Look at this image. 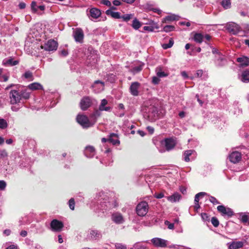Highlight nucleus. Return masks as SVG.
<instances>
[{"label":"nucleus","instance_id":"nucleus-1","mask_svg":"<svg viewBox=\"0 0 249 249\" xmlns=\"http://www.w3.org/2000/svg\"><path fill=\"white\" fill-rule=\"evenodd\" d=\"M97 197L98 203H100V209L102 210H107L115 208L118 206L119 204L115 199H109V198L104 192H100Z\"/></svg>","mask_w":249,"mask_h":249},{"label":"nucleus","instance_id":"nucleus-2","mask_svg":"<svg viewBox=\"0 0 249 249\" xmlns=\"http://www.w3.org/2000/svg\"><path fill=\"white\" fill-rule=\"evenodd\" d=\"M149 205L147 202L143 201L138 204L136 208V213L139 216L143 217L148 213Z\"/></svg>","mask_w":249,"mask_h":249},{"label":"nucleus","instance_id":"nucleus-3","mask_svg":"<svg viewBox=\"0 0 249 249\" xmlns=\"http://www.w3.org/2000/svg\"><path fill=\"white\" fill-rule=\"evenodd\" d=\"M77 122L83 128H88L92 126L94 123L90 122L88 117L84 114H79L76 117Z\"/></svg>","mask_w":249,"mask_h":249},{"label":"nucleus","instance_id":"nucleus-4","mask_svg":"<svg viewBox=\"0 0 249 249\" xmlns=\"http://www.w3.org/2000/svg\"><path fill=\"white\" fill-rule=\"evenodd\" d=\"M111 221L117 225L124 224L125 221V218L122 213L119 212H114L111 214Z\"/></svg>","mask_w":249,"mask_h":249},{"label":"nucleus","instance_id":"nucleus-5","mask_svg":"<svg viewBox=\"0 0 249 249\" xmlns=\"http://www.w3.org/2000/svg\"><path fill=\"white\" fill-rule=\"evenodd\" d=\"M10 103L11 104H17L21 99L20 89L12 90L10 93Z\"/></svg>","mask_w":249,"mask_h":249},{"label":"nucleus","instance_id":"nucleus-6","mask_svg":"<svg viewBox=\"0 0 249 249\" xmlns=\"http://www.w3.org/2000/svg\"><path fill=\"white\" fill-rule=\"evenodd\" d=\"M72 36L76 42L79 43L83 42L84 34L82 29L76 28L73 29Z\"/></svg>","mask_w":249,"mask_h":249},{"label":"nucleus","instance_id":"nucleus-7","mask_svg":"<svg viewBox=\"0 0 249 249\" xmlns=\"http://www.w3.org/2000/svg\"><path fill=\"white\" fill-rule=\"evenodd\" d=\"M226 28L230 33L234 35L237 34L241 30L239 25L232 22L227 23Z\"/></svg>","mask_w":249,"mask_h":249},{"label":"nucleus","instance_id":"nucleus-8","mask_svg":"<svg viewBox=\"0 0 249 249\" xmlns=\"http://www.w3.org/2000/svg\"><path fill=\"white\" fill-rule=\"evenodd\" d=\"M87 11L89 18L92 20L97 19L101 15V11L96 8H91Z\"/></svg>","mask_w":249,"mask_h":249},{"label":"nucleus","instance_id":"nucleus-9","mask_svg":"<svg viewBox=\"0 0 249 249\" xmlns=\"http://www.w3.org/2000/svg\"><path fill=\"white\" fill-rule=\"evenodd\" d=\"M57 46L58 44L56 41L54 40L50 39L45 43L44 46H42V48H44L47 51H53L57 49Z\"/></svg>","mask_w":249,"mask_h":249},{"label":"nucleus","instance_id":"nucleus-10","mask_svg":"<svg viewBox=\"0 0 249 249\" xmlns=\"http://www.w3.org/2000/svg\"><path fill=\"white\" fill-rule=\"evenodd\" d=\"M151 241L156 247L165 248L167 246L168 243L167 240L158 237L152 238Z\"/></svg>","mask_w":249,"mask_h":249},{"label":"nucleus","instance_id":"nucleus-11","mask_svg":"<svg viewBox=\"0 0 249 249\" xmlns=\"http://www.w3.org/2000/svg\"><path fill=\"white\" fill-rule=\"evenodd\" d=\"M147 118L149 121L153 122L155 121L158 117L157 108L152 107L149 109L147 112Z\"/></svg>","mask_w":249,"mask_h":249},{"label":"nucleus","instance_id":"nucleus-12","mask_svg":"<svg viewBox=\"0 0 249 249\" xmlns=\"http://www.w3.org/2000/svg\"><path fill=\"white\" fill-rule=\"evenodd\" d=\"M161 144L165 146L167 151H169L175 147L176 142L175 140L172 138H167L161 142Z\"/></svg>","mask_w":249,"mask_h":249},{"label":"nucleus","instance_id":"nucleus-13","mask_svg":"<svg viewBox=\"0 0 249 249\" xmlns=\"http://www.w3.org/2000/svg\"><path fill=\"white\" fill-rule=\"evenodd\" d=\"M51 230L54 231H61L63 227V224L56 219L53 220L50 224Z\"/></svg>","mask_w":249,"mask_h":249},{"label":"nucleus","instance_id":"nucleus-14","mask_svg":"<svg viewBox=\"0 0 249 249\" xmlns=\"http://www.w3.org/2000/svg\"><path fill=\"white\" fill-rule=\"evenodd\" d=\"M92 100L89 97H84L82 98L80 102L81 108L85 110L89 108L91 105Z\"/></svg>","mask_w":249,"mask_h":249},{"label":"nucleus","instance_id":"nucleus-15","mask_svg":"<svg viewBox=\"0 0 249 249\" xmlns=\"http://www.w3.org/2000/svg\"><path fill=\"white\" fill-rule=\"evenodd\" d=\"M141 84L138 82H134L131 83L129 91L131 94L135 96L139 95V89L140 88Z\"/></svg>","mask_w":249,"mask_h":249},{"label":"nucleus","instance_id":"nucleus-16","mask_svg":"<svg viewBox=\"0 0 249 249\" xmlns=\"http://www.w3.org/2000/svg\"><path fill=\"white\" fill-rule=\"evenodd\" d=\"M217 210L221 213L223 215L231 216L233 214L232 210L229 208H226L223 205H219L217 208Z\"/></svg>","mask_w":249,"mask_h":249},{"label":"nucleus","instance_id":"nucleus-17","mask_svg":"<svg viewBox=\"0 0 249 249\" xmlns=\"http://www.w3.org/2000/svg\"><path fill=\"white\" fill-rule=\"evenodd\" d=\"M244 241H232L227 243L228 249H239L244 246Z\"/></svg>","mask_w":249,"mask_h":249},{"label":"nucleus","instance_id":"nucleus-18","mask_svg":"<svg viewBox=\"0 0 249 249\" xmlns=\"http://www.w3.org/2000/svg\"><path fill=\"white\" fill-rule=\"evenodd\" d=\"M229 158L231 162L236 163L241 160V154L238 152L234 151L229 155Z\"/></svg>","mask_w":249,"mask_h":249},{"label":"nucleus","instance_id":"nucleus-19","mask_svg":"<svg viewBox=\"0 0 249 249\" xmlns=\"http://www.w3.org/2000/svg\"><path fill=\"white\" fill-rule=\"evenodd\" d=\"M92 88L95 93H99L104 89V83L99 80L95 81L92 85Z\"/></svg>","mask_w":249,"mask_h":249},{"label":"nucleus","instance_id":"nucleus-20","mask_svg":"<svg viewBox=\"0 0 249 249\" xmlns=\"http://www.w3.org/2000/svg\"><path fill=\"white\" fill-rule=\"evenodd\" d=\"M84 154L88 158H92L95 154V150L93 146H88L85 149Z\"/></svg>","mask_w":249,"mask_h":249},{"label":"nucleus","instance_id":"nucleus-21","mask_svg":"<svg viewBox=\"0 0 249 249\" xmlns=\"http://www.w3.org/2000/svg\"><path fill=\"white\" fill-rule=\"evenodd\" d=\"M108 142L112 143L113 145H119L120 143L119 140L118 134L116 133H111L109 136Z\"/></svg>","mask_w":249,"mask_h":249},{"label":"nucleus","instance_id":"nucleus-22","mask_svg":"<svg viewBox=\"0 0 249 249\" xmlns=\"http://www.w3.org/2000/svg\"><path fill=\"white\" fill-rule=\"evenodd\" d=\"M226 60L224 55L221 53H217V57H215V64L217 66H222L225 65Z\"/></svg>","mask_w":249,"mask_h":249},{"label":"nucleus","instance_id":"nucleus-23","mask_svg":"<svg viewBox=\"0 0 249 249\" xmlns=\"http://www.w3.org/2000/svg\"><path fill=\"white\" fill-rule=\"evenodd\" d=\"M101 236L100 232L96 230H89L88 231V237L89 238L96 239Z\"/></svg>","mask_w":249,"mask_h":249},{"label":"nucleus","instance_id":"nucleus-24","mask_svg":"<svg viewBox=\"0 0 249 249\" xmlns=\"http://www.w3.org/2000/svg\"><path fill=\"white\" fill-rule=\"evenodd\" d=\"M107 103L108 102L106 99H104L102 100L101 104L99 107V110L110 112L111 110V107L108 106L106 107V105H107Z\"/></svg>","mask_w":249,"mask_h":249},{"label":"nucleus","instance_id":"nucleus-25","mask_svg":"<svg viewBox=\"0 0 249 249\" xmlns=\"http://www.w3.org/2000/svg\"><path fill=\"white\" fill-rule=\"evenodd\" d=\"M107 103L108 102L106 99H104L102 100L101 104L99 107V110L110 112L111 110V107L108 106L106 107V105H107Z\"/></svg>","mask_w":249,"mask_h":249},{"label":"nucleus","instance_id":"nucleus-26","mask_svg":"<svg viewBox=\"0 0 249 249\" xmlns=\"http://www.w3.org/2000/svg\"><path fill=\"white\" fill-rule=\"evenodd\" d=\"M18 63L19 61L18 60H14L13 58L12 57H10L7 59H5L3 61V64L7 66H16L18 65Z\"/></svg>","mask_w":249,"mask_h":249},{"label":"nucleus","instance_id":"nucleus-27","mask_svg":"<svg viewBox=\"0 0 249 249\" xmlns=\"http://www.w3.org/2000/svg\"><path fill=\"white\" fill-rule=\"evenodd\" d=\"M181 198V196L178 193H175L172 195L167 196V199L171 202H176L178 201Z\"/></svg>","mask_w":249,"mask_h":249},{"label":"nucleus","instance_id":"nucleus-28","mask_svg":"<svg viewBox=\"0 0 249 249\" xmlns=\"http://www.w3.org/2000/svg\"><path fill=\"white\" fill-rule=\"evenodd\" d=\"M143 65L144 64L143 63H140L138 65L131 68L130 71L133 74L138 73L142 70Z\"/></svg>","mask_w":249,"mask_h":249},{"label":"nucleus","instance_id":"nucleus-29","mask_svg":"<svg viewBox=\"0 0 249 249\" xmlns=\"http://www.w3.org/2000/svg\"><path fill=\"white\" fill-rule=\"evenodd\" d=\"M240 80L244 83L249 82V71H244L242 72Z\"/></svg>","mask_w":249,"mask_h":249},{"label":"nucleus","instance_id":"nucleus-30","mask_svg":"<svg viewBox=\"0 0 249 249\" xmlns=\"http://www.w3.org/2000/svg\"><path fill=\"white\" fill-rule=\"evenodd\" d=\"M237 61L242 66H247L249 64V58L246 56L239 57L237 59Z\"/></svg>","mask_w":249,"mask_h":249},{"label":"nucleus","instance_id":"nucleus-31","mask_svg":"<svg viewBox=\"0 0 249 249\" xmlns=\"http://www.w3.org/2000/svg\"><path fill=\"white\" fill-rule=\"evenodd\" d=\"M28 88L31 90L42 89L43 86L39 83L35 82L28 85Z\"/></svg>","mask_w":249,"mask_h":249},{"label":"nucleus","instance_id":"nucleus-32","mask_svg":"<svg viewBox=\"0 0 249 249\" xmlns=\"http://www.w3.org/2000/svg\"><path fill=\"white\" fill-rule=\"evenodd\" d=\"M106 13L107 15H110L111 17L116 19L121 18L120 13L118 12H114L111 10H107L106 11Z\"/></svg>","mask_w":249,"mask_h":249},{"label":"nucleus","instance_id":"nucleus-33","mask_svg":"<svg viewBox=\"0 0 249 249\" xmlns=\"http://www.w3.org/2000/svg\"><path fill=\"white\" fill-rule=\"evenodd\" d=\"M156 72L159 77H164L167 76V74L162 71V68L161 66L156 68Z\"/></svg>","mask_w":249,"mask_h":249},{"label":"nucleus","instance_id":"nucleus-34","mask_svg":"<svg viewBox=\"0 0 249 249\" xmlns=\"http://www.w3.org/2000/svg\"><path fill=\"white\" fill-rule=\"evenodd\" d=\"M239 216L243 223L249 224V213H241L239 214Z\"/></svg>","mask_w":249,"mask_h":249},{"label":"nucleus","instance_id":"nucleus-35","mask_svg":"<svg viewBox=\"0 0 249 249\" xmlns=\"http://www.w3.org/2000/svg\"><path fill=\"white\" fill-rule=\"evenodd\" d=\"M178 17L176 15L172 14L166 16L164 18L163 22L166 23L167 21H174L178 19Z\"/></svg>","mask_w":249,"mask_h":249},{"label":"nucleus","instance_id":"nucleus-36","mask_svg":"<svg viewBox=\"0 0 249 249\" xmlns=\"http://www.w3.org/2000/svg\"><path fill=\"white\" fill-rule=\"evenodd\" d=\"M194 152V151L192 150H189L185 151L183 155V158L184 160L188 162L190 161L189 157L192 155V154Z\"/></svg>","mask_w":249,"mask_h":249},{"label":"nucleus","instance_id":"nucleus-37","mask_svg":"<svg viewBox=\"0 0 249 249\" xmlns=\"http://www.w3.org/2000/svg\"><path fill=\"white\" fill-rule=\"evenodd\" d=\"M22 77L29 81H32L34 79L33 73L29 71H26Z\"/></svg>","mask_w":249,"mask_h":249},{"label":"nucleus","instance_id":"nucleus-38","mask_svg":"<svg viewBox=\"0 0 249 249\" xmlns=\"http://www.w3.org/2000/svg\"><path fill=\"white\" fill-rule=\"evenodd\" d=\"M221 4L225 9H229L231 7V0H223Z\"/></svg>","mask_w":249,"mask_h":249},{"label":"nucleus","instance_id":"nucleus-39","mask_svg":"<svg viewBox=\"0 0 249 249\" xmlns=\"http://www.w3.org/2000/svg\"><path fill=\"white\" fill-rule=\"evenodd\" d=\"M194 40L197 43H201L203 41V36L199 33L196 34L194 37Z\"/></svg>","mask_w":249,"mask_h":249},{"label":"nucleus","instance_id":"nucleus-40","mask_svg":"<svg viewBox=\"0 0 249 249\" xmlns=\"http://www.w3.org/2000/svg\"><path fill=\"white\" fill-rule=\"evenodd\" d=\"M207 194L205 192H200L196 195L195 197V203H198L200 197H202Z\"/></svg>","mask_w":249,"mask_h":249},{"label":"nucleus","instance_id":"nucleus-41","mask_svg":"<svg viewBox=\"0 0 249 249\" xmlns=\"http://www.w3.org/2000/svg\"><path fill=\"white\" fill-rule=\"evenodd\" d=\"M141 24L140 22L136 18L133 20L132 26L134 29L137 30L141 27Z\"/></svg>","mask_w":249,"mask_h":249},{"label":"nucleus","instance_id":"nucleus-42","mask_svg":"<svg viewBox=\"0 0 249 249\" xmlns=\"http://www.w3.org/2000/svg\"><path fill=\"white\" fill-rule=\"evenodd\" d=\"M8 126L7 122L3 119H0V128L5 129Z\"/></svg>","mask_w":249,"mask_h":249},{"label":"nucleus","instance_id":"nucleus-43","mask_svg":"<svg viewBox=\"0 0 249 249\" xmlns=\"http://www.w3.org/2000/svg\"><path fill=\"white\" fill-rule=\"evenodd\" d=\"M20 96H21V99H27L30 97V94L22 89H20Z\"/></svg>","mask_w":249,"mask_h":249},{"label":"nucleus","instance_id":"nucleus-44","mask_svg":"<svg viewBox=\"0 0 249 249\" xmlns=\"http://www.w3.org/2000/svg\"><path fill=\"white\" fill-rule=\"evenodd\" d=\"M155 28L158 29V27L156 25L155 26H145L143 27V30L145 31H147L148 32H153Z\"/></svg>","mask_w":249,"mask_h":249},{"label":"nucleus","instance_id":"nucleus-45","mask_svg":"<svg viewBox=\"0 0 249 249\" xmlns=\"http://www.w3.org/2000/svg\"><path fill=\"white\" fill-rule=\"evenodd\" d=\"M133 16V15L132 14H125L121 17V18H123L124 21L127 22L131 19Z\"/></svg>","mask_w":249,"mask_h":249},{"label":"nucleus","instance_id":"nucleus-46","mask_svg":"<svg viewBox=\"0 0 249 249\" xmlns=\"http://www.w3.org/2000/svg\"><path fill=\"white\" fill-rule=\"evenodd\" d=\"M163 31L165 32H169L175 29V27L172 25H166L163 27Z\"/></svg>","mask_w":249,"mask_h":249},{"label":"nucleus","instance_id":"nucleus-47","mask_svg":"<svg viewBox=\"0 0 249 249\" xmlns=\"http://www.w3.org/2000/svg\"><path fill=\"white\" fill-rule=\"evenodd\" d=\"M38 6L36 1H33L31 3V9L34 13H37L38 11Z\"/></svg>","mask_w":249,"mask_h":249},{"label":"nucleus","instance_id":"nucleus-48","mask_svg":"<svg viewBox=\"0 0 249 249\" xmlns=\"http://www.w3.org/2000/svg\"><path fill=\"white\" fill-rule=\"evenodd\" d=\"M69 206L71 210H74V206H75V201L73 198H71L70 199L69 201Z\"/></svg>","mask_w":249,"mask_h":249},{"label":"nucleus","instance_id":"nucleus-49","mask_svg":"<svg viewBox=\"0 0 249 249\" xmlns=\"http://www.w3.org/2000/svg\"><path fill=\"white\" fill-rule=\"evenodd\" d=\"M133 248L134 249H144V247L141 242H138L134 244Z\"/></svg>","mask_w":249,"mask_h":249},{"label":"nucleus","instance_id":"nucleus-50","mask_svg":"<svg viewBox=\"0 0 249 249\" xmlns=\"http://www.w3.org/2000/svg\"><path fill=\"white\" fill-rule=\"evenodd\" d=\"M211 222L213 226L215 227H217L219 225V221L218 219L215 217H213L212 218Z\"/></svg>","mask_w":249,"mask_h":249},{"label":"nucleus","instance_id":"nucleus-51","mask_svg":"<svg viewBox=\"0 0 249 249\" xmlns=\"http://www.w3.org/2000/svg\"><path fill=\"white\" fill-rule=\"evenodd\" d=\"M6 182L3 180H0V190L3 191L5 189L6 187Z\"/></svg>","mask_w":249,"mask_h":249},{"label":"nucleus","instance_id":"nucleus-52","mask_svg":"<svg viewBox=\"0 0 249 249\" xmlns=\"http://www.w3.org/2000/svg\"><path fill=\"white\" fill-rule=\"evenodd\" d=\"M115 248L116 249H127L126 246L121 243H116Z\"/></svg>","mask_w":249,"mask_h":249},{"label":"nucleus","instance_id":"nucleus-53","mask_svg":"<svg viewBox=\"0 0 249 249\" xmlns=\"http://www.w3.org/2000/svg\"><path fill=\"white\" fill-rule=\"evenodd\" d=\"M20 107H21L19 105L14 104L12 106L11 108L12 111L16 112L18 111L20 108Z\"/></svg>","mask_w":249,"mask_h":249},{"label":"nucleus","instance_id":"nucleus-54","mask_svg":"<svg viewBox=\"0 0 249 249\" xmlns=\"http://www.w3.org/2000/svg\"><path fill=\"white\" fill-rule=\"evenodd\" d=\"M8 156V154L5 150H1L0 151V158L4 159Z\"/></svg>","mask_w":249,"mask_h":249},{"label":"nucleus","instance_id":"nucleus-55","mask_svg":"<svg viewBox=\"0 0 249 249\" xmlns=\"http://www.w3.org/2000/svg\"><path fill=\"white\" fill-rule=\"evenodd\" d=\"M101 3L107 5V6H111V2L108 0H102L101 1Z\"/></svg>","mask_w":249,"mask_h":249},{"label":"nucleus","instance_id":"nucleus-56","mask_svg":"<svg viewBox=\"0 0 249 249\" xmlns=\"http://www.w3.org/2000/svg\"><path fill=\"white\" fill-rule=\"evenodd\" d=\"M210 201L213 204H217L220 203L219 201L213 196H211L210 197Z\"/></svg>","mask_w":249,"mask_h":249},{"label":"nucleus","instance_id":"nucleus-57","mask_svg":"<svg viewBox=\"0 0 249 249\" xmlns=\"http://www.w3.org/2000/svg\"><path fill=\"white\" fill-rule=\"evenodd\" d=\"M152 81L154 84L156 85V84H158L160 82V79H159V77L154 76L152 78Z\"/></svg>","mask_w":249,"mask_h":249},{"label":"nucleus","instance_id":"nucleus-58","mask_svg":"<svg viewBox=\"0 0 249 249\" xmlns=\"http://www.w3.org/2000/svg\"><path fill=\"white\" fill-rule=\"evenodd\" d=\"M8 78H9V76H8L7 75L2 74L1 76V77H0V81L6 82L8 80Z\"/></svg>","mask_w":249,"mask_h":249},{"label":"nucleus","instance_id":"nucleus-59","mask_svg":"<svg viewBox=\"0 0 249 249\" xmlns=\"http://www.w3.org/2000/svg\"><path fill=\"white\" fill-rule=\"evenodd\" d=\"M165 224L166 225H168V228L169 229H174V224L173 223H170L168 221H165Z\"/></svg>","mask_w":249,"mask_h":249},{"label":"nucleus","instance_id":"nucleus-60","mask_svg":"<svg viewBox=\"0 0 249 249\" xmlns=\"http://www.w3.org/2000/svg\"><path fill=\"white\" fill-rule=\"evenodd\" d=\"M203 74V71L201 70H197L195 74L196 77H201Z\"/></svg>","mask_w":249,"mask_h":249},{"label":"nucleus","instance_id":"nucleus-61","mask_svg":"<svg viewBox=\"0 0 249 249\" xmlns=\"http://www.w3.org/2000/svg\"><path fill=\"white\" fill-rule=\"evenodd\" d=\"M124 110L123 111H119L116 113V115L119 117H122L124 115Z\"/></svg>","mask_w":249,"mask_h":249},{"label":"nucleus","instance_id":"nucleus-62","mask_svg":"<svg viewBox=\"0 0 249 249\" xmlns=\"http://www.w3.org/2000/svg\"><path fill=\"white\" fill-rule=\"evenodd\" d=\"M146 129L150 134H152L154 132V129L153 127L148 126L147 127Z\"/></svg>","mask_w":249,"mask_h":249},{"label":"nucleus","instance_id":"nucleus-63","mask_svg":"<svg viewBox=\"0 0 249 249\" xmlns=\"http://www.w3.org/2000/svg\"><path fill=\"white\" fill-rule=\"evenodd\" d=\"M181 76L183 77L184 79H186L189 78V76L185 71H183L181 72Z\"/></svg>","mask_w":249,"mask_h":249},{"label":"nucleus","instance_id":"nucleus-64","mask_svg":"<svg viewBox=\"0 0 249 249\" xmlns=\"http://www.w3.org/2000/svg\"><path fill=\"white\" fill-rule=\"evenodd\" d=\"M180 191L183 194H185L186 193V188L184 186H180L179 188Z\"/></svg>","mask_w":249,"mask_h":249}]
</instances>
